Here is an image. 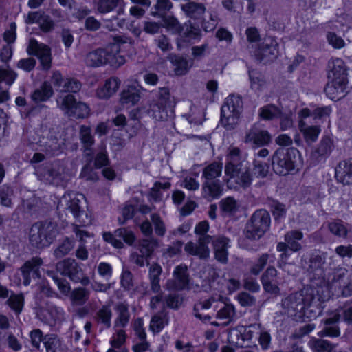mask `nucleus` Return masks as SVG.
Here are the masks:
<instances>
[{"mask_svg":"<svg viewBox=\"0 0 352 352\" xmlns=\"http://www.w3.org/2000/svg\"><path fill=\"white\" fill-rule=\"evenodd\" d=\"M58 233L55 222L39 221L33 224L29 233V240L32 246L43 249L48 247Z\"/></svg>","mask_w":352,"mask_h":352,"instance_id":"7ed1b4c3","label":"nucleus"},{"mask_svg":"<svg viewBox=\"0 0 352 352\" xmlns=\"http://www.w3.org/2000/svg\"><path fill=\"white\" fill-rule=\"evenodd\" d=\"M303 238V234L299 230H291L285 235V241L288 244V248L293 252L299 251L302 246L298 243Z\"/></svg>","mask_w":352,"mask_h":352,"instance_id":"49530a36","label":"nucleus"},{"mask_svg":"<svg viewBox=\"0 0 352 352\" xmlns=\"http://www.w3.org/2000/svg\"><path fill=\"white\" fill-rule=\"evenodd\" d=\"M272 140L269 132L257 125L252 126L246 133L245 142L250 144L254 148L267 145Z\"/></svg>","mask_w":352,"mask_h":352,"instance_id":"a211bd4d","label":"nucleus"},{"mask_svg":"<svg viewBox=\"0 0 352 352\" xmlns=\"http://www.w3.org/2000/svg\"><path fill=\"white\" fill-rule=\"evenodd\" d=\"M162 272V267L157 263L151 264L148 270L151 289L155 293H159L161 290L160 284V275Z\"/></svg>","mask_w":352,"mask_h":352,"instance_id":"e433bc0d","label":"nucleus"},{"mask_svg":"<svg viewBox=\"0 0 352 352\" xmlns=\"http://www.w3.org/2000/svg\"><path fill=\"white\" fill-rule=\"evenodd\" d=\"M308 345L313 352H331L336 346L328 340L316 338H312Z\"/></svg>","mask_w":352,"mask_h":352,"instance_id":"a18cd8bd","label":"nucleus"},{"mask_svg":"<svg viewBox=\"0 0 352 352\" xmlns=\"http://www.w3.org/2000/svg\"><path fill=\"white\" fill-rule=\"evenodd\" d=\"M27 52L29 55L36 56L39 59L43 69L48 70L51 67V49L48 45L38 43L34 38H31L27 48Z\"/></svg>","mask_w":352,"mask_h":352,"instance_id":"f8f14e48","label":"nucleus"},{"mask_svg":"<svg viewBox=\"0 0 352 352\" xmlns=\"http://www.w3.org/2000/svg\"><path fill=\"white\" fill-rule=\"evenodd\" d=\"M172 63L175 66V71L177 75H184L187 73L192 65V61L179 56L172 58Z\"/></svg>","mask_w":352,"mask_h":352,"instance_id":"864d4df0","label":"nucleus"},{"mask_svg":"<svg viewBox=\"0 0 352 352\" xmlns=\"http://www.w3.org/2000/svg\"><path fill=\"white\" fill-rule=\"evenodd\" d=\"M7 304L16 314H19L23 308L24 296L22 294H15L11 292V294L7 300Z\"/></svg>","mask_w":352,"mask_h":352,"instance_id":"4d7b16f0","label":"nucleus"},{"mask_svg":"<svg viewBox=\"0 0 352 352\" xmlns=\"http://www.w3.org/2000/svg\"><path fill=\"white\" fill-rule=\"evenodd\" d=\"M75 241L68 237L60 241L57 247L54 250V256L56 258H60L67 255L74 248Z\"/></svg>","mask_w":352,"mask_h":352,"instance_id":"09e8293b","label":"nucleus"},{"mask_svg":"<svg viewBox=\"0 0 352 352\" xmlns=\"http://www.w3.org/2000/svg\"><path fill=\"white\" fill-rule=\"evenodd\" d=\"M239 206L238 201L232 197L224 198L219 202V207L221 210L227 214H234L236 212Z\"/></svg>","mask_w":352,"mask_h":352,"instance_id":"6e6d98bb","label":"nucleus"},{"mask_svg":"<svg viewBox=\"0 0 352 352\" xmlns=\"http://www.w3.org/2000/svg\"><path fill=\"white\" fill-rule=\"evenodd\" d=\"M157 241L154 239H143L139 244V250L145 256L146 265H149L148 259L151 258L154 250L157 247Z\"/></svg>","mask_w":352,"mask_h":352,"instance_id":"603ef678","label":"nucleus"},{"mask_svg":"<svg viewBox=\"0 0 352 352\" xmlns=\"http://www.w3.org/2000/svg\"><path fill=\"white\" fill-rule=\"evenodd\" d=\"M280 110L273 104H268L260 109L259 116L264 120H272L279 117Z\"/></svg>","mask_w":352,"mask_h":352,"instance_id":"680f3d73","label":"nucleus"},{"mask_svg":"<svg viewBox=\"0 0 352 352\" xmlns=\"http://www.w3.org/2000/svg\"><path fill=\"white\" fill-rule=\"evenodd\" d=\"M222 169V163L214 162L204 168L202 177L205 181H219L217 178L221 175Z\"/></svg>","mask_w":352,"mask_h":352,"instance_id":"58836bf2","label":"nucleus"},{"mask_svg":"<svg viewBox=\"0 0 352 352\" xmlns=\"http://www.w3.org/2000/svg\"><path fill=\"white\" fill-rule=\"evenodd\" d=\"M278 52L277 41L272 37H268L258 45L254 52V56L259 62L267 63L277 57Z\"/></svg>","mask_w":352,"mask_h":352,"instance_id":"9b49d317","label":"nucleus"},{"mask_svg":"<svg viewBox=\"0 0 352 352\" xmlns=\"http://www.w3.org/2000/svg\"><path fill=\"white\" fill-rule=\"evenodd\" d=\"M215 258L221 263H227L228 260V248L230 239L227 237L219 236L212 241Z\"/></svg>","mask_w":352,"mask_h":352,"instance_id":"393cba45","label":"nucleus"},{"mask_svg":"<svg viewBox=\"0 0 352 352\" xmlns=\"http://www.w3.org/2000/svg\"><path fill=\"white\" fill-rule=\"evenodd\" d=\"M120 46L112 43L105 48H98L87 54L85 63L89 67H97L109 64L118 68L126 62L125 57L119 54Z\"/></svg>","mask_w":352,"mask_h":352,"instance_id":"f257e3e1","label":"nucleus"},{"mask_svg":"<svg viewBox=\"0 0 352 352\" xmlns=\"http://www.w3.org/2000/svg\"><path fill=\"white\" fill-rule=\"evenodd\" d=\"M240 152L239 148H232L227 155L225 174L228 177L227 179L228 184L232 182L237 174L240 173L243 166L247 165L245 162L241 159Z\"/></svg>","mask_w":352,"mask_h":352,"instance_id":"ddd939ff","label":"nucleus"},{"mask_svg":"<svg viewBox=\"0 0 352 352\" xmlns=\"http://www.w3.org/2000/svg\"><path fill=\"white\" fill-rule=\"evenodd\" d=\"M44 345L47 352H62L60 342L54 335H47L44 337Z\"/></svg>","mask_w":352,"mask_h":352,"instance_id":"e2e57ef3","label":"nucleus"},{"mask_svg":"<svg viewBox=\"0 0 352 352\" xmlns=\"http://www.w3.org/2000/svg\"><path fill=\"white\" fill-rule=\"evenodd\" d=\"M124 2L123 0H99L97 10L100 13L106 14L112 12L118 8V14H123L124 12Z\"/></svg>","mask_w":352,"mask_h":352,"instance_id":"f704fd0d","label":"nucleus"},{"mask_svg":"<svg viewBox=\"0 0 352 352\" xmlns=\"http://www.w3.org/2000/svg\"><path fill=\"white\" fill-rule=\"evenodd\" d=\"M175 104L169 89L162 87L159 89L157 98L151 104L149 113L157 121L166 120L173 116Z\"/></svg>","mask_w":352,"mask_h":352,"instance_id":"423d86ee","label":"nucleus"},{"mask_svg":"<svg viewBox=\"0 0 352 352\" xmlns=\"http://www.w3.org/2000/svg\"><path fill=\"white\" fill-rule=\"evenodd\" d=\"M212 236H204L198 238L197 243L189 241L185 245L184 250L200 259H207L210 256L208 244L212 241Z\"/></svg>","mask_w":352,"mask_h":352,"instance_id":"6ab92c4d","label":"nucleus"},{"mask_svg":"<svg viewBox=\"0 0 352 352\" xmlns=\"http://www.w3.org/2000/svg\"><path fill=\"white\" fill-rule=\"evenodd\" d=\"M340 314L338 313H333L328 318L322 320L324 323V328L318 333L320 337L329 336V337H338L340 335V331L338 325H334L333 327L329 324L333 323H338L340 320Z\"/></svg>","mask_w":352,"mask_h":352,"instance_id":"bb28decb","label":"nucleus"},{"mask_svg":"<svg viewBox=\"0 0 352 352\" xmlns=\"http://www.w3.org/2000/svg\"><path fill=\"white\" fill-rule=\"evenodd\" d=\"M329 79L330 81L327 84L325 92L332 100H339L344 96L347 85V78L338 77Z\"/></svg>","mask_w":352,"mask_h":352,"instance_id":"4be33fe9","label":"nucleus"},{"mask_svg":"<svg viewBox=\"0 0 352 352\" xmlns=\"http://www.w3.org/2000/svg\"><path fill=\"white\" fill-rule=\"evenodd\" d=\"M38 176L46 183L61 185L67 178L65 165L59 161L47 164L38 170Z\"/></svg>","mask_w":352,"mask_h":352,"instance_id":"1a4fd4ad","label":"nucleus"},{"mask_svg":"<svg viewBox=\"0 0 352 352\" xmlns=\"http://www.w3.org/2000/svg\"><path fill=\"white\" fill-rule=\"evenodd\" d=\"M83 198L82 194L75 192L65 193L59 200L57 208L65 212L66 214L70 212L75 219V223H79L80 226H87L91 224V219L80 206Z\"/></svg>","mask_w":352,"mask_h":352,"instance_id":"f03ea898","label":"nucleus"},{"mask_svg":"<svg viewBox=\"0 0 352 352\" xmlns=\"http://www.w3.org/2000/svg\"><path fill=\"white\" fill-rule=\"evenodd\" d=\"M112 311L109 305H102L96 313L95 320L106 329L111 326Z\"/></svg>","mask_w":352,"mask_h":352,"instance_id":"ea45409f","label":"nucleus"},{"mask_svg":"<svg viewBox=\"0 0 352 352\" xmlns=\"http://www.w3.org/2000/svg\"><path fill=\"white\" fill-rule=\"evenodd\" d=\"M223 297L221 296H218L217 298L212 296L208 299L196 303L194 306V312L195 317L204 320H210V316L204 315L203 314L201 313V311L210 309L212 306V304L214 302L221 301Z\"/></svg>","mask_w":352,"mask_h":352,"instance_id":"c9c22d12","label":"nucleus"},{"mask_svg":"<svg viewBox=\"0 0 352 352\" xmlns=\"http://www.w3.org/2000/svg\"><path fill=\"white\" fill-rule=\"evenodd\" d=\"M43 264L41 258L36 256L33 257L31 260L26 261L21 267V271L23 278V284L28 285L30 283L31 278H38L39 267Z\"/></svg>","mask_w":352,"mask_h":352,"instance_id":"5701e85b","label":"nucleus"},{"mask_svg":"<svg viewBox=\"0 0 352 352\" xmlns=\"http://www.w3.org/2000/svg\"><path fill=\"white\" fill-rule=\"evenodd\" d=\"M109 157L106 151V146L101 143L98 146L96 154L94 158V166L96 168H101L109 164Z\"/></svg>","mask_w":352,"mask_h":352,"instance_id":"5fc2aeb1","label":"nucleus"},{"mask_svg":"<svg viewBox=\"0 0 352 352\" xmlns=\"http://www.w3.org/2000/svg\"><path fill=\"white\" fill-rule=\"evenodd\" d=\"M241 330L243 341L246 344V342L252 340L254 335L258 334L261 330L260 324H252L248 327L240 326Z\"/></svg>","mask_w":352,"mask_h":352,"instance_id":"0e129e2a","label":"nucleus"},{"mask_svg":"<svg viewBox=\"0 0 352 352\" xmlns=\"http://www.w3.org/2000/svg\"><path fill=\"white\" fill-rule=\"evenodd\" d=\"M78 137L82 144L83 156L89 158V162H92L94 159L93 146L95 144V140L92 135L91 127L86 125H81L79 128Z\"/></svg>","mask_w":352,"mask_h":352,"instance_id":"412c9836","label":"nucleus"},{"mask_svg":"<svg viewBox=\"0 0 352 352\" xmlns=\"http://www.w3.org/2000/svg\"><path fill=\"white\" fill-rule=\"evenodd\" d=\"M172 8L173 3L170 0H156L153 8L154 10H151V14L155 17L164 18Z\"/></svg>","mask_w":352,"mask_h":352,"instance_id":"8fccbe9b","label":"nucleus"},{"mask_svg":"<svg viewBox=\"0 0 352 352\" xmlns=\"http://www.w3.org/2000/svg\"><path fill=\"white\" fill-rule=\"evenodd\" d=\"M116 309L118 316L115 320V326L117 327H126L130 319L128 305L123 302H120L116 305Z\"/></svg>","mask_w":352,"mask_h":352,"instance_id":"c03bdc74","label":"nucleus"},{"mask_svg":"<svg viewBox=\"0 0 352 352\" xmlns=\"http://www.w3.org/2000/svg\"><path fill=\"white\" fill-rule=\"evenodd\" d=\"M228 340L230 344L237 347H246L248 344L243 341L241 330L240 326L230 331L228 333Z\"/></svg>","mask_w":352,"mask_h":352,"instance_id":"052dcab7","label":"nucleus"},{"mask_svg":"<svg viewBox=\"0 0 352 352\" xmlns=\"http://www.w3.org/2000/svg\"><path fill=\"white\" fill-rule=\"evenodd\" d=\"M331 233L338 237L346 238L348 230L341 221H333L328 224Z\"/></svg>","mask_w":352,"mask_h":352,"instance_id":"69168bd1","label":"nucleus"},{"mask_svg":"<svg viewBox=\"0 0 352 352\" xmlns=\"http://www.w3.org/2000/svg\"><path fill=\"white\" fill-rule=\"evenodd\" d=\"M202 196L208 201L219 198L223 192L220 181H205L201 188Z\"/></svg>","mask_w":352,"mask_h":352,"instance_id":"cd10ccee","label":"nucleus"},{"mask_svg":"<svg viewBox=\"0 0 352 352\" xmlns=\"http://www.w3.org/2000/svg\"><path fill=\"white\" fill-rule=\"evenodd\" d=\"M140 98V88L135 86H129L126 89L122 91L120 102L123 105L131 107L136 104Z\"/></svg>","mask_w":352,"mask_h":352,"instance_id":"7c9ffc66","label":"nucleus"},{"mask_svg":"<svg viewBox=\"0 0 352 352\" xmlns=\"http://www.w3.org/2000/svg\"><path fill=\"white\" fill-rule=\"evenodd\" d=\"M164 26L172 34L179 36L182 32L184 26L179 22L177 18L173 16H167L163 18Z\"/></svg>","mask_w":352,"mask_h":352,"instance_id":"bf43d9fd","label":"nucleus"},{"mask_svg":"<svg viewBox=\"0 0 352 352\" xmlns=\"http://www.w3.org/2000/svg\"><path fill=\"white\" fill-rule=\"evenodd\" d=\"M299 129L307 144L315 142L321 131L320 126L309 125L305 120H300Z\"/></svg>","mask_w":352,"mask_h":352,"instance_id":"473e14b6","label":"nucleus"},{"mask_svg":"<svg viewBox=\"0 0 352 352\" xmlns=\"http://www.w3.org/2000/svg\"><path fill=\"white\" fill-rule=\"evenodd\" d=\"M201 36L200 29L191 25L184 26L182 32L177 38V45L179 50H182L192 40H199Z\"/></svg>","mask_w":352,"mask_h":352,"instance_id":"a878e982","label":"nucleus"},{"mask_svg":"<svg viewBox=\"0 0 352 352\" xmlns=\"http://www.w3.org/2000/svg\"><path fill=\"white\" fill-rule=\"evenodd\" d=\"M232 182H234L239 187L243 188H247L250 186L252 182V177L250 173L248 166L247 165H245V166H243V168L241 169L240 173L237 174Z\"/></svg>","mask_w":352,"mask_h":352,"instance_id":"3c124183","label":"nucleus"},{"mask_svg":"<svg viewBox=\"0 0 352 352\" xmlns=\"http://www.w3.org/2000/svg\"><path fill=\"white\" fill-rule=\"evenodd\" d=\"M168 323V317L167 314L164 311L158 312L151 318L150 329L154 333H157L160 332Z\"/></svg>","mask_w":352,"mask_h":352,"instance_id":"37998d69","label":"nucleus"},{"mask_svg":"<svg viewBox=\"0 0 352 352\" xmlns=\"http://www.w3.org/2000/svg\"><path fill=\"white\" fill-rule=\"evenodd\" d=\"M181 8L186 16L195 20L202 19L203 15L206 10L203 3L195 1H188L182 4Z\"/></svg>","mask_w":352,"mask_h":352,"instance_id":"c85d7f7f","label":"nucleus"},{"mask_svg":"<svg viewBox=\"0 0 352 352\" xmlns=\"http://www.w3.org/2000/svg\"><path fill=\"white\" fill-rule=\"evenodd\" d=\"M59 107L69 117L84 118L89 115V108L83 102H77L72 94H66L57 100Z\"/></svg>","mask_w":352,"mask_h":352,"instance_id":"9d476101","label":"nucleus"},{"mask_svg":"<svg viewBox=\"0 0 352 352\" xmlns=\"http://www.w3.org/2000/svg\"><path fill=\"white\" fill-rule=\"evenodd\" d=\"M333 143L329 137H324L320 140L317 148L312 153V157L318 162L324 160L331 153Z\"/></svg>","mask_w":352,"mask_h":352,"instance_id":"2f4dec72","label":"nucleus"},{"mask_svg":"<svg viewBox=\"0 0 352 352\" xmlns=\"http://www.w3.org/2000/svg\"><path fill=\"white\" fill-rule=\"evenodd\" d=\"M63 309L56 305L47 302L45 306L36 308V314L38 320L50 326L55 324L63 317Z\"/></svg>","mask_w":352,"mask_h":352,"instance_id":"dca6fc26","label":"nucleus"},{"mask_svg":"<svg viewBox=\"0 0 352 352\" xmlns=\"http://www.w3.org/2000/svg\"><path fill=\"white\" fill-rule=\"evenodd\" d=\"M271 223L270 215L265 210H258L246 224L245 236L250 240L261 239L269 230Z\"/></svg>","mask_w":352,"mask_h":352,"instance_id":"6e6552de","label":"nucleus"},{"mask_svg":"<svg viewBox=\"0 0 352 352\" xmlns=\"http://www.w3.org/2000/svg\"><path fill=\"white\" fill-rule=\"evenodd\" d=\"M272 164L276 174L286 175L302 164L300 152L295 148H278L272 156Z\"/></svg>","mask_w":352,"mask_h":352,"instance_id":"20e7f679","label":"nucleus"},{"mask_svg":"<svg viewBox=\"0 0 352 352\" xmlns=\"http://www.w3.org/2000/svg\"><path fill=\"white\" fill-rule=\"evenodd\" d=\"M173 278L168 279L164 287L168 291H181L188 288L189 278L186 266H177L173 272Z\"/></svg>","mask_w":352,"mask_h":352,"instance_id":"2eb2a0df","label":"nucleus"},{"mask_svg":"<svg viewBox=\"0 0 352 352\" xmlns=\"http://www.w3.org/2000/svg\"><path fill=\"white\" fill-rule=\"evenodd\" d=\"M13 191L11 188L7 186H3L0 188V203L6 207H11V197Z\"/></svg>","mask_w":352,"mask_h":352,"instance_id":"774afa93","label":"nucleus"},{"mask_svg":"<svg viewBox=\"0 0 352 352\" xmlns=\"http://www.w3.org/2000/svg\"><path fill=\"white\" fill-rule=\"evenodd\" d=\"M56 270L61 275L68 277L74 283L79 280V276L82 274V269L74 258H65L56 263Z\"/></svg>","mask_w":352,"mask_h":352,"instance_id":"f3484780","label":"nucleus"},{"mask_svg":"<svg viewBox=\"0 0 352 352\" xmlns=\"http://www.w3.org/2000/svg\"><path fill=\"white\" fill-rule=\"evenodd\" d=\"M54 94L52 86L48 82H44L39 89H36L32 99L36 102H44L48 100Z\"/></svg>","mask_w":352,"mask_h":352,"instance_id":"de8ad7c7","label":"nucleus"},{"mask_svg":"<svg viewBox=\"0 0 352 352\" xmlns=\"http://www.w3.org/2000/svg\"><path fill=\"white\" fill-rule=\"evenodd\" d=\"M170 187L169 182L161 183L155 182L150 192V197L155 201H160L162 199V189H168Z\"/></svg>","mask_w":352,"mask_h":352,"instance_id":"338daca9","label":"nucleus"},{"mask_svg":"<svg viewBox=\"0 0 352 352\" xmlns=\"http://www.w3.org/2000/svg\"><path fill=\"white\" fill-rule=\"evenodd\" d=\"M336 177L343 184L352 182V159L339 164L336 168Z\"/></svg>","mask_w":352,"mask_h":352,"instance_id":"72a5a7b5","label":"nucleus"},{"mask_svg":"<svg viewBox=\"0 0 352 352\" xmlns=\"http://www.w3.org/2000/svg\"><path fill=\"white\" fill-rule=\"evenodd\" d=\"M243 110L242 98L239 96L230 95L225 100L221 109V122L227 130L234 129L239 124Z\"/></svg>","mask_w":352,"mask_h":352,"instance_id":"39448f33","label":"nucleus"},{"mask_svg":"<svg viewBox=\"0 0 352 352\" xmlns=\"http://www.w3.org/2000/svg\"><path fill=\"white\" fill-rule=\"evenodd\" d=\"M329 78L338 77H346V67L344 61L341 58H336L329 63Z\"/></svg>","mask_w":352,"mask_h":352,"instance_id":"a19ab883","label":"nucleus"},{"mask_svg":"<svg viewBox=\"0 0 352 352\" xmlns=\"http://www.w3.org/2000/svg\"><path fill=\"white\" fill-rule=\"evenodd\" d=\"M120 239H122L129 245H132L135 241L134 233L126 228H118L114 231L113 234L111 232L103 234V239L118 249L124 247V243Z\"/></svg>","mask_w":352,"mask_h":352,"instance_id":"4468645a","label":"nucleus"},{"mask_svg":"<svg viewBox=\"0 0 352 352\" xmlns=\"http://www.w3.org/2000/svg\"><path fill=\"white\" fill-rule=\"evenodd\" d=\"M120 85V81L118 78L111 77L102 87L98 88L96 95L100 99H107L118 91Z\"/></svg>","mask_w":352,"mask_h":352,"instance_id":"c756f323","label":"nucleus"},{"mask_svg":"<svg viewBox=\"0 0 352 352\" xmlns=\"http://www.w3.org/2000/svg\"><path fill=\"white\" fill-rule=\"evenodd\" d=\"M90 296V291L83 287H78L74 288L70 292V300L74 305L82 306L89 300Z\"/></svg>","mask_w":352,"mask_h":352,"instance_id":"4c0bfd02","label":"nucleus"},{"mask_svg":"<svg viewBox=\"0 0 352 352\" xmlns=\"http://www.w3.org/2000/svg\"><path fill=\"white\" fill-rule=\"evenodd\" d=\"M27 24L38 23L41 30L43 32H50L54 29V22L51 17L43 11L29 12L24 16Z\"/></svg>","mask_w":352,"mask_h":352,"instance_id":"aec40b11","label":"nucleus"},{"mask_svg":"<svg viewBox=\"0 0 352 352\" xmlns=\"http://www.w3.org/2000/svg\"><path fill=\"white\" fill-rule=\"evenodd\" d=\"M325 260V254H312L309 258L308 270L311 272L322 271Z\"/></svg>","mask_w":352,"mask_h":352,"instance_id":"13d9d810","label":"nucleus"},{"mask_svg":"<svg viewBox=\"0 0 352 352\" xmlns=\"http://www.w3.org/2000/svg\"><path fill=\"white\" fill-rule=\"evenodd\" d=\"M313 300V296L306 292L293 293L282 300V307L289 316L298 320L302 318L305 308Z\"/></svg>","mask_w":352,"mask_h":352,"instance_id":"0eeeda50","label":"nucleus"},{"mask_svg":"<svg viewBox=\"0 0 352 352\" xmlns=\"http://www.w3.org/2000/svg\"><path fill=\"white\" fill-rule=\"evenodd\" d=\"M223 305L219 307L217 313V318L225 320V325H228L234 320L236 316L234 306L231 303L222 302Z\"/></svg>","mask_w":352,"mask_h":352,"instance_id":"79ce46f5","label":"nucleus"},{"mask_svg":"<svg viewBox=\"0 0 352 352\" xmlns=\"http://www.w3.org/2000/svg\"><path fill=\"white\" fill-rule=\"evenodd\" d=\"M261 282L264 289L267 292L277 294L279 292L278 285L280 280L278 277L277 270L274 267H269L261 278Z\"/></svg>","mask_w":352,"mask_h":352,"instance_id":"b1692460","label":"nucleus"}]
</instances>
